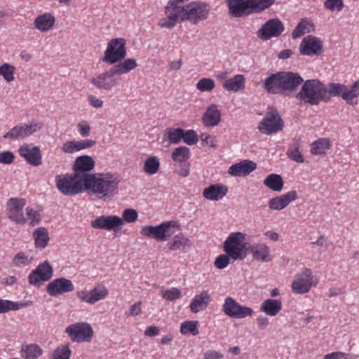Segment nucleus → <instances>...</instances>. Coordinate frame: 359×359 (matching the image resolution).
<instances>
[{
    "mask_svg": "<svg viewBox=\"0 0 359 359\" xmlns=\"http://www.w3.org/2000/svg\"><path fill=\"white\" fill-rule=\"evenodd\" d=\"M118 182V177L111 173L94 174L85 182V190L102 197L109 196L117 189Z\"/></svg>",
    "mask_w": 359,
    "mask_h": 359,
    "instance_id": "1",
    "label": "nucleus"
},
{
    "mask_svg": "<svg viewBox=\"0 0 359 359\" xmlns=\"http://www.w3.org/2000/svg\"><path fill=\"white\" fill-rule=\"evenodd\" d=\"M297 98L304 104L318 105L322 101H326L325 86L317 79L306 80Z\"/></svg>",
    "mask_w": 359,
    "mask_h": 359,
    "instance_id": "2",
    "label": "nucleus"
},
{
    "mask_svg": "<svg viewBox=\"0 0 359 359\" xmlns=\"http://www.w3.org/2000/svg\"><path fill=\"white\" fill-rule=\"evenodd\" d=\"M181 13L175 18V26L178 21L189 20L194 24L206 19L210 10L208 6L203 3L191 2L184 4V8H181Z\"/></svg>",
    "mask_w": 359,
    "mask_h": 359,
    "instance_id": "3",
    "label": "nucleus"
},
{
    "mask_svg": "<svg viewBox=\"0 0 359 359\" xmlns=\"http://www.w3.org/2000/svg\"><path fill=\"white\" fill-rule=\"evenodd\" d=\"M85 182L76 177L75 173L71 175H58L55 177L57 189L64 195L74 196L85 190Z\"/></svg>",
    "mask_w": 359,
    "mask_h": 359,
    "instance_id": "4",
    "label": "nucleus"
},
{
    "mask_svg": "<svg viewBox=\"0 0 359 359\" xmlns=\"http://www.w3.org/2000/svg\"><path fill=\"white\" fill-rule=\"evenodd\" d=\"M224 251L233 260L243 259L246 254L245 235L241 232L231 233L224 243Z\"/></svg>",
    "mask_w": 359,
    "mask_h": 359,
    "instance_id": "5",
    "label": "nucleus"
},
{
    "mask_svg": "<svg viewBox=\"0 0 359 359\" xmlns=\"http://www.w3.org/2000/svg\"><path fill=\"white\" fill-rule=\"evenodd\" d=\"M284 126V121L280 116L277 109L269 106L264 118L258 125L259 131L264 135H272L280 131Z\"/></svg>",
    "mask_w": 359,
    "mask_h": 359,
    "instance_id": "6",
    "label": "nucleus"
},
{
    "mask_svg": "<svg viewBox=\"0 0 359 359\" xmlns=\"http://www.w3.org/2000/svg\"><path fill=\"white\" fill-rule=\"evenodd\" d=\"M126 42L123 38H116L109 41L102 61L113 65L121 61L126 55Z\"/></svg>",
    "mask_w": 359,
    "mask_h": 359,
    "instance_id": "7",
    "label": "nucleus"
},
{
    "mask_svg": "<svg viewBox=\"0 0 359 359\" xmlns=\"http://www.w3.org/2000/svg\"><path fill=\"white\" fill-rule=\"evenodd\" d=\"M318 283V279L314 276L311 270L304 269L298 273L291 284L294 293L303 294L309 292L311 288Z\"/></svg>",
    "mask_w": 359,
    "mask_h": 359,
    "instance_id": "8",
    "label": "nucleus"
},
{
    "mask_svg": "<svg viewBox=\"0 0 359 359\" xmlns=\"http://www.w3.org/2000/svg\"><path fill=\"white\" fill-rule=\"evenodd\" d=\"M229 14L233 18H241L252 13H260L255 0H225Z\"/></svg>",
    "mask_w": 359,
    "mask_h": 359,
    "instance_id": "9",
    "label": "nucleus"
},
{
    "mask_svg": "<svg viewBox=\"0 0 359 359\" xmlns=\"http://www.w3.org/2000/svg\"><path fill=\"white\" fill-rule=\"evenodd\" d=\"M172 227H175V224L170 222L157 226H144L142 228L140 233L145 237H152L158 241H164L175 233Z\"/></svg>",
    "mask_w": 359,
    "mask_h": 359,
    "instance_id": "10",
    "label": "nucleus"
},
{
    "mask_svg": "<svg viewBox=\"0 0 359 359\" xmlns=\"http://www.w3.org/2000/svg\"><path fill=\"white\" fill-rule=\"evenodd\" d=\"M222 311L229 318L242 319L253 314L252 308L240 304L234 298L226 297L222 304Z\"/></svg>",
    "mask_w": 359,
    "mask_h": 359,
    "instance_id": "11",
    "label": "nucleus"
},
{
    "mask_svg": "<svg viewBox=\"0 0 359 359\" xmlns=\"http://www.w3.org/2000/svg\"><path fill=\"white\" fill-rule=\"evenodd\" d=\"M65 332L72 341L76 342H89L93 335L90 325L84 322L69 325L66 327Z\"/></svg>",
    "mask_w": 359,
    "mask_h": 359,
    "instance_id": "12",
    "label": "nucleus"
},
{
    "mask_svg": "<svg viewBox=\"0 0 359 359\" xmlns=\"http://www.w3.org/2000/svg\"><path fill=\"white\" fill-rule=\"evenodd\" d=\"M26 201L21 198H11L6 203V214L8 217L18 224H25L27 219L24 213Z\"/></svg>",
    "mask_w": 359,
    "mask_h": 359,
    "instance_id": "13",
    "label": "nucleus"
},
{
    "mask_svg": "<svg viewBox=\"0 0 359 359\" xmlns=\"http://www.w3.org/2000/svg\"><path fill=\"white\" fill-rule=\"evenodd\" d=\"M185 0H170L166 6L165 17L161 18L158 25L161 28H172L175 27V18L181 13V8H184V2Z\"/></svg>",
    "mask_w": 359,
    "mask_h": 359,
    "instance_id": "14",
    "label": "nucleus"
},
{
    "mask_svg": "<svg viewBox=\"0 0 359 359\" xmlns=\"http://www.w3.org/2000/svg\"><path fill=\"white\" fill-rule=\"evenodd\" d=\"M283 23L277 18L267 20L257 31V36L264 41L279 36L284 31Z\"/></svg>",
    "mask_w": 359,
    "mask_h": 359,
    "instance_id": "15",
    "label": "nucleus"
},
{
    "mask_svg": "<svg viewBox=\"0 0 359 359\" xmlns=\"http://www.w3.org/2000/svg\"><path fill=\"white\" fill-rule=\"evenodd\" d=\"M109 294L108 289L102 284L95 286L92 290H81L76 292L77 297L83 302L94 304L104 299Z\"/></svg>",
    "mask_w": 359,
    "mask_h": 359,
    "instance_id": "16",
    "label": "nucleus"
},
{
    "mask_svg": "<svg viewBox=\"0 0 359 359\" xmlns=\"http://www.w3.org/2000/svg\"><path fill=\"white\" fill-rule=\"evenodd\" d=\"M42 126V123L38 122L31 123L30 124H20L11 128L4 135V137L13 140L24 139L40 130Z\"/></svg>",
    "mask_w": 359,
    "mask_h": 359,
    "instance_id": "17",
    "label": "nucleus"
},
{
    "mask_svg": "<svg viewBox=\"0 0 359 359\" xmlns=\"http://www.w3.org/2000/svg\"><path fill=\"white\" fill-rule=\"evenodd\" d=\"M116 74L112 67L93 77L90 82L99 90H111L118 84V80L114 78Z\"/></svg>",
    "mask_w": 359,
    "mask_h": 359,
    "instance_id": "18",
    "label": "nucleus"
},
{
    "mask_svg": "<svg viewBox=\"0 0 359 359\" xmlns=\"http://www.w3.org/2000/svg\"><path fill=\"white\" fill-rule=\"evenodd\" d=\"M95 167V161L90 156L83 155L76 158L73 166L74 173L85 182L93 175L88 172Z\"/></svg>",
    "mask_w": 359,
    "mask_h": 359,
    "instance_id": "19",
    "label": "nucleus"
},
{
    "mask_svg": "<svg viewBox=\"0 0 359 359\" xmlns=\"http://www.w3.org/2000/svg\"><path fill=\"white\" fill-rule=\"evenodd\" d=\"M53 272L52 266L47 262H44L29 275V283L32 285L39 287L51 278Z\"/></svg>",
    "mask_w": 359,
    "mask_h": 359,
    "instance_id": "20",
    "label": "nucleus"
},
{
    "mask_svg": "<svg viewBox=\"0 0 359 359\" xmlns=\"http://www.w3.org/2000/svg\"><path fill=\"white\" fill-rule=\"evenodd\" d=\"M123 225L121 217L117 215H102L91 222L93 229L116 231Z\"/></svg>",
    "mask_w": 359,
    "mask_h": 359,
    "instance_id": "21",
    "label": "nucleus"
},
{
    "mask_svg": "<svg viewBox=\"0 0 359 359\" xmlns=\"http://www.w3.org/2000/svg\"><path fill=\"white\" fill-rule=\"evenodd\" d=\"M47 292L52 297H56L74 290L72 282L65 278H59L52 280L46 287Z\"/></svg>",
    "mask_w": 359,
    "mask_h": 359,
    "instance_id": "22",
    "label": "nucleus"
},
{
    "mask_svg": "<svg viewBox=\"0 0 359 359\" xmlns=\"http://www.w3.org/2000/svg\"><path fill=\"white\" fill-rule=\"evenodd\" d=\"M323 48L322 41L311 35L306 36L301 42L299 50L304 55H318Z\"/></svg>",
    "mask_w": 359,
    "mask_h": 359,
    "instance_id": "23",
    "label": "nucleus"
},
{
    "mask_svg": "<svg viewBox=\"0 0 359 359\" xmlns=\"http://www.w3.org/2000/svg\"><path fill=\"white\" fill-rule=\"evenodd\" d=\"M19 154L29 164L38 166L42 163L41 152L39 147L24 144L19 148Z\"/></svg>",
    "mask_w": 359,
    "mask_h": 359,
    "instance_id": "24",
    "label": "nucleus"
},
{
    "mask_svg": "<svg viewBox=\"0 0 359 359\" xmlns=\"http://www.w3.org/2000/svg\"><path fill=\"white\" fill-rule=\"evenodd\" d=\"M297 198V192L290 191L285 194L273 197L269 201V207L273 210H281Z\"/></svg>",
    "mask_w": 359,
    "mask_h": 359,
    "instance_id": "25",
    "label": "nucleus"
},
{
    "mask_svg": "<svg viewBox=\"0 0 359 359\" xmlns=\"http://www.w3.org/2000/svg\"><path fill=\"white\" fill-rule=\"evenodd\" d=\"M212 300L211 295L208 290H202L196 294L189 304V309L194 313L203 311L207 309Z\"/></svg>",
    "mask_w": 359,
    "mask_h": 359,
    "instance_id": "26",
    "label": "nucleus"
},
{
    "mask_svg": "<svg viewBox=\"0 0 359 359\" xmlns=\"http://www.w3.org/2000/svg\"><path fill=\"white\" fill-rule=\"evenodd\" d=\"M257 165L252 161L244 160L231 165L228 173L234 177H241L249 175L256 169Z\"/></svg>",
    "mask_w": 359,
    "mask_h": 359,
    "instance_id": "27",
    "label": "nucleus"
},
{
    "mask_svg": "<svg viewBox=\"0 0 359 359\" xmlns=\"http://www.w3.org/2000/svg\"><path fill=\"white\" fill-rule=\"evenodd\" d=\"M93 140H69L66 141L61 147V150L65 154H74L95 144Z\"/></svg>",
    "mask_w": 359,
    "mask_h": 359,
    "instance_id": "28",
    "label": "nucleus"
},
{
    "mask_svg": "<svg viewBox=\"0 0 359 359\" xmlns=\"http://www.w3.org/2000/svg\"><path fill=\"white\" fill-rule=\"evenodd\" d=\"M263 87L271 94H283L282 72L270 74L264 81Z\"/></svg>",
    "mask_w": 359,
    "mask_h": 359,
    "instance_id": "29",
    "label": "nucleus"
},
{
    "mask_svg": "<svg viewBox=\"0 0 359 359\" xmlns=\"http://www.w3.org/2000/svg\"><path fill=\"white\" fill-rule=\"evenodd\" d=\"M228 188L222 184H210L203 191V196L209 201H220L227 194Z\"/></svg>",
    "mask_w": 359,
    "mask_h": 359,
    "instance_id": "30",
    "label": "nucleus"
},
{
    "mask_svg": "<svg viewBox=\"0 0 359 359\" xmlns=\"http://www.w3.org/2000/svg\"><path fill=\"white\" fill-rule=\"evenodd\" d=\"M303 79L297 74L282 72L283 93L295 90L302 83Z\"/></svg>",
    "mask_w": 359,
    "mask_h": 359,
    "instance_id": "31",
    "label": "nucleus"
},
{
    "mask_svg": "<svg viewBox=\"0 0 359 359\" xmlns=\"http://www.w3.org/2000/svg\"><path fill=\"white\" fill-rule=\"evenodd\" d=\"M55 23V18L50 13H45L38 15L34 21V27L41 32L51 30Z\"/></svg>",
    "mask_w": 359,
    "mask_h": 359,
    "instance_id": "32",
    "label": "nucleus"
},
{
    "mask_svg": "<svg viewBox=\"0 0 359 359\" xmlns=\"http://www.w3.org/2000/svg\"><path fill=\"white\" fill-rule=\"evenodd\" d=\"M202 121L205 126L209 127H215L219 123L221 113L215 104H211L208 107Z\"/></svg>",
    "mask_w": 359,
    "mask_h": 359,
    "instance_id": "33",
    "label": "nucleus"
},
{
    "mask_svg": "<svg viewBox=\"0 0 359 359\" xmlns=\"http://www.w3.org/2000/svg\"><path fill=\"white\" fill-rule=\"evenodd\" d=\"M252 257L263 262H269L271 260L269 248L264 243H258L252 248Z\"/></svg>",
    "mask_w": 359,
    "mask_h": 359,
    "instance_id": "34",
    "label": "nucleus"
},
{
    "mask_svg": "<svg viewBox=\"0 0 359 359\" xmlns=\"http://www.w3.org/2000/svg\"><path fill=\"white\" fill-rule=\"evenodd\" d=\"M245 79L242 74H236L227 79L223 84V88L228 91L237 92L244 89Z\"/></svg>",
    "mask_w": 359,
    "mask_h": 359,
    "instance_id": "35",
    "label": "nucleus"
},
{
    "mask_svg": "<svg viewBox=\"0 0 359 359\" xmlns=\"http://www.w3.org/2000/svg\"><path fill=\"white\" fill-rule=\"evenodd\" d=\"M282 309V303L278 299H268L261 305V311L270 316H276Z\"/></svg>",
    "mask_w": 359,
    "mask_h": 359,
    "instance_id": "36",
    "label": "nucleus"
},
{
    "mask_svg": "<svg viewBox=\"0 0 359 359\" xmlns=\"http://www.w3.org/2000/svg\"><path fill=\"white\" fill-rule=\"evenodd\" d=\"M31 305L32 302H18L0 299V313H4L9 311H18Z\"/></svg>",
    "mask_w": 359,
    "mask_h": 359,
    "instance_id": "37",
    "label": "nucleus"
},
{
    "mask_svg": "<svg viewBox=\"0 0 359 359\" xmlns=\"http://www.w3.org/2000/svg\"><path fill=\"white\" fill-rule=\"evenodd\" d=\"M313 31L314 25L313 22L306 18L302 19L293 30L292 37L293 39H297L306 33H310Z\"/></svg>",
    "mask_w": 359,
    "mask_h": 359,
    "instance_id": "38",
    "label": "nucleus"
},
{
    "mask_svg": "<svg viewBox=\"0 0 359 359\" xmlns=\"http://www.w3.org/2000/svg\"><path fill=\"white\" fill-rule=\"evenodd\" d=\"M264 184L271 190L279 192L283 189L284 182L280 175L270 174L264 179Z\"/></svg>",
    "mask_w": 359,
    "mask_h": 359,
    "instance_id": "39",
    "label": "nucleus"
},
{
    "mask_svg": "<svg viewBox=\"0 0 359 359\" xmlns=\"http://www.w3.org/2000/svg\"><path fill=\"white\" fill-rule=\"evenodd\" d=\"M33 236L35 246L37 248L43 249L46 247L49 241V236L46 228L39 227L36 229L33 233Z\"/></svg>",
    "mask_w": 359,
    "mask_h": 359,
    "instance_id": "40",
    "label": "nucleus"
},
{
    "mask_svg": "<svg viewBox=\"0 0 359 359\" xmlns=\"http://www.w3.org/2000/svg\"><path fill=\"white\" fill-rule=\"evenodd\" d=\"M20 352L25 359H36L42 354L43 351L39 346L31 344L23 345Z\"/></svg>",
    "mask_w": 359,
    "mask_h": 359,
    "instance_id": "41",
    "label": "nucleus"
},
{
    "mask_svg": "<svg viewBox=\"0 0 359 359\" xmlns=\"http://www.w3.org/2000/svg\"><path fill=\"white\" fill-rule=\"evenodd\" d=\"M359 97V81H356L351 86H346V90L343 95V100H344L347 104H353L354 99Z\"/></svg>",
    "mask_w": 359,
    "mask_h": 359,
    "instance_id": "42",
    "label": "nucleus"
},
{
    "mask_svg": "<svg viewBox=\"0 0 359 359\" xmlns=\"http://www.w3.org/2000/svg\"><path fill=\"white\" fill-rule=\"evenodd\" d=\"M330 147V140L326 138H320L311 144V152L313 155H322L326 153Z\"/></svg>",
    "mask_w": 359,
    "mask_h": 359,
    "instance_id": "43",
    "label": "nucleus"
},
{
    "mask_svg": "<svg viewBox=\"0 0 359 359\" xmlns=\"http://www.w3.org/2000/svg\"><path fill=\"white\" fill-rule=\"evenodd\" d=\"M300 140H294L292 144L289 147L287 155L292 161L297 163H303L304 158L301 151H299Z\"/></svg>",
    "mask_w": 359,
    "mask_h": 359,
    "instance_id": "44",
    "label": "nucleus"
},
{
    "mask_svg": "<svg viewBox=\"0 0 359 359\" xmlns=\"http://www.w3.org/2000/svg\"><path fill=\"white\" fill-rule=\"evenodd\" d=\"M160 168V161L157 156H149L144 163L143 170L145 173L153 175L157 173Z\"/></svg>",
    "mask_w": 359,
    "mask_h": 359,
    "instance_id": "45",
    "label": "nucleus"
},
{
    "mask_svg": "<svg viewBox=\"0 0 359 359\" xmlns=\"http://www.w3.org/2000/svg\"><path fill=\"white\" fill-rule=\"evenodd\" d=\"M137 62L135 59L129 58L122 62H119L113 69L117 74H124L135 69Z\"/></svg>",
    "mask_w": 359,
    "mask_h": 359,
    "instance_id": "46",
    "label": "nucleus"
},
{
    "mask_svg": "<svg viewBox=\"0 0 359 359\" xmlns=\"http://www.w3.org/2000/svg\"><path fill=\"white\" fill-rule=\"evenodd\" d=\"M183 130L182 128H168L163 137V141L169 140L170 143L178 144L182 140Z\"/></svg>",
    "mask_w": 359,
    "mask_h": 359,
    "instance_id": "47",
    "label": "nucleus"
},
{
    "mask_svg": "<svg viewBox=\"0 0 359 359\" xmlns=\"http://www.w3.org/2000/svg\"><path fill=\"white\" fill-rule=\"evenodd\" d=\"M172 159L178 163H182L190 157L189 149L187 147H180L175 149L172 153Z\"/></svg>",
    "mask_w": 359,
    "mask_h": 359,
    "instance_id": "48",
    "label": "nucleus"
},
{
    "mask_svg": "<svg viewBox=\"0 0 359 359\" xmlns=\"http://www.w3.org/2000/svg\"><path fill=\"white\" fill-rule=\"evenodd\" d=\"M15 72V67L9 63H4L0 65V76L7 83H11L15 79L14 74Z\"/></svg>",
    "mask_w": 359,
    "mask_h": 359,
    "instance_id": "49",
    "label": "nucleus"
},
{
    "mask_svg": "<svg viewBox=\"0 0 359 359\" xmlns=\"http://www.w3.org/2000/svg\"><path fill=\"white\" fill-rule=\"evenodd\" d=\"M346 90V86L340 83H330L328 87H325L326 91V100L329 99L328 95L332 97L341 96L343 98V95Z\"/></svg>",
    "mask_w": 359,
    "mask_h": 359,
    "instance_id": "50",
    "label": "nucleus"
},
{
    "mask_svg": "<svg viewBox=\"0 0 359 359\" xmlns=\"http://www.w3.org/2000/svg\"><path fill=\"white\" fill-rule=\"evenodd\" d=\"M189 245V239L184 237L182 234L175 236L172 241L168 244L169 249L171 250H180Z\"/></svg>",
    "mask_w": 359,
    "mask_h": 359,
    "instance_id": "51",
    "label": "nucleus"
},
{
    "mask_svg": "<svg viewBox=\"0 0 359 359\" xmlns=\"http://www.w3.org/2000/svg\"><path fill=\"white\" fill-rule=\"evenodd\" d=\"M198 322L197 320H187L183 322L180 325V332L182 334L191 333L196 336L198 334L197 328Z\"/></svg>",
    "mask_w": 359,
    "mask_h": 359,
    "instance_id": "52",
    "label": "nucleus"
},
{
    "mask_svg": "<svg viewBox=\"0 0 359 359\" xmlns=\"http://www.w3.org/2000/svg\"><path fill=\"white\" fill-rule=\"evenodd\" d=\"M161 293L163 299L170 302L179 299L182 297L181 291L177 287L162 288Z\"/></svg>",
    "mask_w": 359,
    "mask_h": 359,
    "instance_id": "53",
    "label": "nucleus"
},
{
    "mask_svg": "<svg viewBox=\"0 0 359 359\" xmlns=\"http://www.w3.org/2000/svg\"><path fill=\"white\" fill-rule=\"evenodd\" d=\"M25 215L27 219V222H29L32 226L38 224L41 219V215L39 212L32 207L26 208V213Z\"/></svg>",
    "mask_w": 359,
    "mask_h": 359,
    "instance_id": "54",
    "label": "nucleus"
},
{
    "mask_svg": "<svg viewBox=\"0 0 359 359\" xmlns=\"http://www.w3.org/2000/svg\"><path fill=\"white\" fill-rule=\"evenodd\" d=\"M72 351L67 345L57 347L53 353L50 359H69Z\"/></svg>",
    "mask_w": 359,
    "mask_h": 359,
    "instance_id": "55",
    "label": "nucleus"
},
{
    "mask_svg": "<svg viewBox=\"0 0 359 359\" xmlns=\"http://www.w3.org/2000/svg\"><path fill=\"white\" fill-rule=\"evenodd\" d=\"M215 87V81L210 78H203L196 83V88L201 92H210Z\"/></svg>",
    "mask_w": 359,
    "mask_h": 359,
    "instance_id": "56",
    "label": "nucleus"
},
{
    "mask_svg": "<svg viewBox=\"0 0 359 359\" xmlns=\"http://www.w3.org/2000/svg\"><path fill=\"white\" fill-rule=\"evenodd\" d=\"M358 355L341 351H336L324 355L323 359H357Z\"/></svg>",
    "mask_w": 359,
    "mask_h": 359,
    "instance_id": "57",
    "label": "nucleus"
},
{
    "mask_svg": "<svg viewBox=\"0 0 359 359\" xmlns=\"http://www.w3.org/2000/svg\"><path fill=\"white\" fill-rule=\"evenodd\" d=\"M31 261L32 258L26 255L24 252H18L13 258V264L18 267L29 265Z\"/></svg>",
    "mask_w": 359,
    "mask_h": 359,
    "instance_id": "58",
    "label": "nucleus"
},
{
    "mask_svg": "<svg viewBox=\"0 0 359 359\" xmlns=\"http://www.w3.org/2000/svg\"><path fill=\"white\" fill-rule=\"evenodd\" d=\"M344 6L343 0H325L324 7L331 11H341Z\"/></svg>",
    "mask_w": 359,
    "mask_h": 359,
    "instance_id": "59",
    "label": "nucleus"
},
{
    "mask_svg": "<svg viewBox=\"0 0 359 359\" xmlns=\"http://www.w3.org/2000/svg\"><path fill=\"white\" fill-rule=\"evenodd\" d=\"M182 135L184 137L182 140L184 142L188 145H193L197 143L198 142V135L195 130H188L187 131L183 130Z\"/></svg>",
    "mask_w": 359,
    "mask_h": 359,
    "instance_id": "60",
    "label": "nucleus"
},
{
    "mask_svg": "<svg viewBox=\"0 0 359 359\" xmlns=\"http://www.w3.org/2000/svg\"><path fill=\"white\" fill-rule=\"evenodd\" d=\"M137 212L132 208H128L123 210L122 214V219L128 223L135 222L137 219Z\"/></svg>",
    "mask_w": 359,
    "mask_h": 359,
    "instance_id": "61",
    "label": "nucleus"
},
{
    "mask_svg": "<svg viewBox=\"0 0 359 359\" xmlns=\"http://www.w3.org/2000/svg\"><path fill=\"white\" fill-rule=\"evenodd\" d=\"M231 256L228 254L221 255L218 256L215 261V266L219 269L226 268L230 262Z\"/></svg>",
    "mask_w": 359,
    "mask_h": 359,
    "instance_id": "62",
    "label": "nucleus"
},
{
    "mask_svg": "<svg viewBox=\"0 0 359 359\" xmlns=\"http://www.w3.org/2000/svg\"><path fill=\"white\" fill-rule=\"evenodd\" d=\"M201 141L203 145L215 147L217 146V140L216 137L210 135L208 133H202L200 135Z\"/></svg>",
    "mask_w": 359,
    "mask_h": 359,
    "instance_id": "63",
    "label": "nucleus"
},
{
    "mask_svg": "<svg viewBox=\"0 0 359 359\" xmlns=\"http://www.w3.org/2000/svg\"><path fill=\"white\" fill-rule=\"evenodd\" d=\"M15 159L14 154L10 151L0 152V163L2 164H11Z\"/></svg>",
    "mask_w": 359,
    "mask_h": 359,
    "instance_id": "64",
    "label": "nucleus"
}]
</instances>
